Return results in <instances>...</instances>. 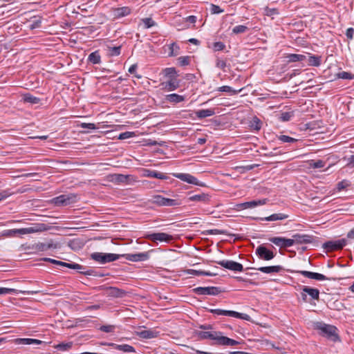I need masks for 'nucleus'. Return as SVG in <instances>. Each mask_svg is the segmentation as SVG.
<instances>
[{"label": "nucleus", "instance_id": "nucleus-27", "mask_svg": "<svg viewBox=\"0 0 354 354\" xmlns=\"http://www.w3.org/2000/svg\"><path fill=\"white\" fill-rule=\"evenodd\" d=\"M302 290L306 292L312 299L319 300V291L317 288H310L308 286H304Z\"/></svg>", "mask_w": 354, "mask_h": 354}, {"label": "nucleus", "instance_id": "nucleus-29", "mask_svg": "<svg viewBox=\"0 0 354 354\" xmlns=\"http://www.w3.org/2000/svg\"><path fill=\"white\" fill-rule=\"evenodd\" d=\"M215 114L214 109H200L196 111V115L198 118L203 119L207 117L212 116Z\"/></svg>", "mask_w": 354, "mask_h": 354}, {"label": "nucleus", "instance_id": "nucleus-60", "mask_svg": "<svg viewBox=\"0 0 354 354\" xmlns=\"http://www.w3.org/2000/svg\"><path fill=\"white\" fill-rule=\"evenodd\" d=\"M223 11L224 10L217 5L211 4L210 6V12L212 14H220L223 12Z\"/></svg>", "mask_w": 354, "mask_h": 354}, {"label": "nucleus", "instance_id": "nucleus-16", "mask_svg": "<svg viewBox=\"0 0 354 354\" xmlns=\"http://www.w3.org/2000/svg\"><path fill=\"white\" fill-rule=\"evenodd\" d=\"M57 247V243H54L53 240H50L46 243H36L32 245V248L39 252H44L51 248L56 249Z\"/></svg>", "mask_w": 354, "mask_h": 354}, {"label": "nucleus", "instance_id": "nucleus-48", "mask_svg": "<svg viewBox=\"0 0 354 354\" xmlns=\"http://www.w3.org/2000/svg\"><path fill=\"white\" fill-rule=\"evenodd\" d=\"M232 317L239 318V319H244V320H246V321H250L251 320L250 316L248 315V314L241 313H239V312H236V311H234V310H232Z\"/></svg>", "mask_w": 354, "mask_h": 354}, {"label": "nucleus", "instance_id": "nucleus-14", "mask_svg": "<svg viewBox=\"0 0 354 354\" xmlns=\"http://www.w3.org/2000/svg\"><path fill=\"white\" fill-rule=\"evenodd\" d=\"M100 344L112 347L123 353H136L135 348L129 344H117L113 342H102Z\"/></svg>", "mask_w": 354, "mask_h": 354}, {"label": "nucleus", "instance_id": "nucleus-31", "mask_svg": "<svg viewBox=\"0 0 354 354\" xmlns=\"http://www.w3.org/2000/svg\"><path fill=\"white\" fill-rule=\"evenodd\" d=\"M185 272L189 274H194V275H204V276H216L217 273L216 272H211L208 271H202V270H196L194 269H188L185 270Z\"/></svg>", "mask_w": 354, "mask_h": 354}, {"label": "nucleus", "instance_id": "nucleus-23", "mask_svg": "<svg viewBox=\"0 0 354 354\" xmlns=\"http://www.w3.org/2000/svg\"><path fill=\"white\" fill-rule=\"evenodd\" d=\"M140 337L142 339H153L159 335V332L153 330H142L138 333Z\"/></svg>", "mask_w": 354, "mask_h": 354}, {"label": "nucleus", "instance_id": "nucleus-36", "mask_svg": "<svg viewBox=\"0 0 354 354\" xmlns=\"http://www.w3.org/2000/svg\"><path fill=\"white\" fill-rule=\"evenodd\" d=\"M308 65L311 66H319L322 63V57L318 55H309L308 58Z\"/></svg>", "mask_w": 354, "mask_h": 354}, {"label": "nucleus", "instance_id": "nucleus-20", "mask_svg": "<svg viewBox=\"0 0 354 354\" xmlns=\"http://www.w3.org/2000/svg\"><path fill=\"white\" fill-rule=\"evenodd\" d=\"M144 176H145L147 177L155 178L161 179V180H167L169 178V177L167 176H166L165 174H164L161 172H159V171H157L155 170H151V169H145L144 171Z\"/></svg>", "mask_w": 354, "mask_h": 354}, {"label": "nucleus", "instance_id": "nucleus-46", "mask_svg": "<svg viewBox=\"0 0 354 354\" xmlns=\"http://www.w3.org/2000/svg\"><path fill=\"white\" fill-rule=\"evenodd\" d=\"M310 167L313 169L323 168L326 165V162L322 160H313L310 162Z\"/></svg>", "mask_w": 354, "mask_h": 354}, {"label": "nucleus", "instance_id": "nucleus-1", "mask_svg": "<svg viewBox=\"0 0 354 354\" xmlns=\"http://www.w3.org/2000/svg\"><path fill=\"white\" fill-rule=\"evenodd\" d=\"M315 328L319 331L320 335L334 342L339 341V337L337 333V328L335 326L317 322Z\"/></svg>", "mask_w": 354, "mask_h": 354}, {"label": "nucleus", "instance_id": "nucleus-58", "mask_svg": "<svg viewBox=\"0 0 354 354\" xmlns=\"http://www.w3.org/2000/svg\"><path fill=\"white\" fill-rule=\"evenodd\" d=\"M279 140L281 141L282 142H297V139L290 137L286 135H281L278 137Z\"/></svg>", "mask_w": 354, "mask_h": 354}, {"label": "nucleus", "instance_id": "nucleus-39", "mask_svg": "<svg viewBox=\"0 0 354 354\" xmlns=\"http://www.w3.org/2000/svg\"><path fill=\"white\" fill-rule=\"evenodd\" d=\"M23 100L25 102H28L32 104H36L40 102V99L39 97L33 96L30 93L24 94L23 95Z\"/></svg>", "mask_w": 354, "mask_h": 354}, {"label": "nucleus", "instance_id": "nucleus-10", "mask_svg": "<svg viewBox=\"0 0 354 354\" xmlns=\"http://www.w3.org/2000/svg\"><path fill=\"white\" fill-rule=\"evenodd\" d=\"M268 240L277 246L282 248H289L294 245V241L292 239H287L285 237L274 236L269 238Z\"/></svg>", "mask_w": 354, "mask_h": 354}, {"label": "nucleus", "instance_id": "nucleus-44", "mask_svg": "<svg viewBox=\"0 0 354 354\" xmlns=\"http://www.w3.org/2000/svg\"><path fill=\"white\" fill-rule=\"evenodd\" d=\"M121 52V46H108V55L111 57L118 56Z\"/></svg>", "mask_w": 354, "mask_h": 354}, {"label": "nucleus", "instance_id": "nucleus-19", "mask_svg": "<svg viewBox=\"0 0 354 354\" xmlns=\"http://www.w3.org/2000/svg\"><path fill=\"white\" fill-rule=\"evenodd\" d=\"M115 18H121L131 14V9L128 6L115 8L112 10Z\"/></svg>", "mask_w": 354, "mask_h": 354}, {"label": "nucleus", "instance_id": "nucleus-51", "mask_svg": "<svg viewBox=\"0 0 354 354\" xmlns=\"http://www.w3.org/2000/svg\"><path fill=\"white\" fill-rule=\"evenodd\" d=\"M129 178L128 176L124 175V174H115L113 176V180L116 183H123L127 182Z\"/></svg>", "mask_w": 354, "mask_h": 354}, {"label": "nucleus", "instance_id": "nucleus-61", "mask_svg": "<svg viewBox=\"0 0 354 354\" xmlns=\"http://www.w3.org/2000/svg\"><path fill=\"white\" fill-rule=\"evenodd\" d=\"M114 329L115 326L113 325H103L100 328V330L104 333H111Z\"/></svg>", "mask_w": 354, "mask_h": 354}, {"label": "nucleus", "instance_id": "nucleus-62", "mask_svg": "<svg viewBox=\"0 0 354 354\" xmlns=\"http://www.w3.org/2000/svg\"><path fill=\"white\" fill-rule=\"evenodd\" d=\"M251 127L257 131H259L261 128V122L259 119L254 118Z\"/></svg>", "mask_w": 354, "mask_h": 354}, {"label": "nucleus", "instance_id": "nucleus-18", "mask_svg": "<svg viewBox=\"0 0 354 354\" xmlns=\"http://www.w3.org/2000/svg\"><path fill=\"white\" fill-rule=\"evenodd\" d=\"M267 202V199L262 200H254L248 202H245L243 203H240L237 205L238 208L239 209H248V208H254L258 205H265Z\"/></svg>", "mask_w": 354, "mask_h": 354}, {"label": "nucleus", "instance_id": "nucleus-2", "mask_svg": "<svg viewBox=\"0 0 354 354\" xmlns=\"http://www.w3.org/2000/svg\"><path fill=\"white\" fill-rule=\"evenodd\" d=\"M151 204L159 207H176L182 204V201L178 198H169L161 195H153L149 199Z\"/></svg>", "mask_w": 354, "mask_h": 354}, {"label": "nucleus", "instance_id": "nucleus-35", "mask_svg": "<svg viewBox=\"0 0 354 354\" xmlns=\"http://www.w3.org/2000/svg\"><path fill=\"white\" fill-rule=\"evenodd\" d=\"M88 61L93 64H97L101 62V56L98 50L91 53L88 57Z\"/></svg>", "mask_w": 354, "mask_h": 354}, {"label": "nucleus", "instance_id": "nucleus-54", "mask_svg": "<svg viewBox=\"0 0 354 354\" xmlns=\"http://www.w3.org/2000/svg\"><path fill=\"white\" fill-rule=\"evenodd\" d=\"M178 64L180 66H185L189 64L190 62V57L189 56H182L178 58Z\"/></svg>", "mask_w": 354, "mask_h": 354}, {"label": "nucleus", "instance_id": "nucleus-45", "mask_svg": "<svg viewBox=\"0 0 354 354\" xmlns=\"http://www.w3.org/2000/svg\"><path fill=\"white\" fill-rule=\"evenodd\" d=\"M169 56L174 57L178 55L180 48L176 43H172L169 46Z\"/></svg>", "mask_w": 354, "mask_h": 354}, {"label": "nucleus", "instance_id": "nucleus-13", "mask_svg": "<svg viewBox=\"0 0 354 354\" xmlns=\"http://www.w3.org/2000/svg\"><path fill=\"white\" fill-rule=\"evenodd\" d=\"M315 239V237L313 235L295 234L292 235V240L294 241V244H306L313 243Z\"/></svg>", "mask_w": 354, "mask_h": 354}, {"label": "nucleus", "instance_id": "nucleus-43", "mask_svg": "<svg viewBox=\"0 0 354 354\" xmlns=\"http://www.w3.org/2000/svg\"><path fill=\"white\" fill-rule=\"evenodd\" d=\"M65 206L73 204L77 201V196L73 194H64Z\"/></svg>", "mask_w": 354, "mask_h": 354}, {"label": "nucleus", "instance_id": "nucleus-11", "mask_svg": "<svg viewBox=\"0 0 354 354\" xmlns=\"http://www.w3.org/2000/svg\"><path fill=\"white\" fill-rule=\"evenodd\" d=\"M173 176L181 180L182 181L186 182L187 183L199 186H204L203 183H200L196 177L189 174L176 173L173 174Z\"/></svg>", "mask_w": 354, "mask_h": 354}, {"label": "nucleus", "instance_id": "nucleus-64", "mask_svg": "<svg viewBox=\"0 0 354 354\" xmlns=\"http://www.w3.org/2000/svg\"><path fill=\"white\" fill-rule=\"evenodd\" d=\"M213 48L216 51L223 50L225 48V45L221 41H216L214 43Z\"/></svg>", "mask_w": 354, "mask_h": 354}, {"label": "nucleus", "instance_id": "nucleus-57", "mask_svg": "<svg viewBox=\"0 0 354 354\" xmlns=\"http://www.w3.org/2000/svg\"><path fill=\"white\" fill-rule=\"evenodd\" d=\"M318 281H323V280H335L334 278L328 277L322 274L314 272L313 279Z\"/></svg>", "mask_w": 354, "mask_h": 354}, {"label": "nucleus", "instance_id": "nucleus-21", "mask_svg": "<svg viewBox=\"0 0 354 354\" xmlns=\"http://www.w3.org/2000/svg\"><path fill=\"white\" fill-rule=\"evenodd\" d=\"M210 196L207 194L205 193H200L198 194H194L192 196H190L188 198L190 201H196V202H201L204 203H207L209 201Z\"/></svg>", "mask_w": 354, "mask_h": 354}, {"label": "nucleus", "instance_id": "nucleus-63", "mask_svg": "<svg viewBox=\"0 0 354 354\" xmlns=\"http://www.w3.org/2000/svg\"><path fill=\"white\" fill-rule=\"evenodd\" d=\"M216 66L224 71L226 67V62L218 57L216 60Z\"/></svg>", "mask_w": 354, "mask_h": 354}, {"label": "nucleus", "instance_id": "nucleus-47", "mask_svg": "<svg viewBox=\"0 0 354 354\" xmlns=\"http://www.w3.org/2000/svg\"><path fill=\"white\" fill-rule=\"evenodd\" d=\"M72 346H73L72 342H66V343L62 342V343L56 345L55 346V348L56 349H57L58 351H66L69 350L72 347Z\"/></svg>", "mask_w": 354, "mask_h": 354}, {"label": "nucleus", "instance_id": "nucleus-9", "mask_svg": "<svg viewBox=\"0 0 354 354\" xmlns=\"http://www.w3.org/2000/svg\"><path fill=\"white\" fill-rule=\"evenodd\" d=\"M216 263L222 267L230 270L237 272H242L243 270L242 264L232 260H222L216 261Z\"/></svg>", "mask_w": 354, "mask_h": 354}, {"label": "nucleus", "instance_id": "nucleus-41", "mask_svg": "<svg viewBox=\"0 0 354 354\" xmlns=\"http://www.w3.org/2000/svg\"><path fill=\"white\" fill-rule=\"evenodd\" d=\"M208 311L212 314L217 315H224L232 317V310H222V309H209Z\"/></svg>", "mask_w": 354, "mask_h": 354}, {"label": "nucleus", "instance_id": "nucleus-56", "mask_svg": "<svg viewBox=\"0 0 354 354\" xmlns=\"http://www.w3.org/2000/svg\"><path fill=\"white\" fill-rule=\"evenodd\" d=\"M337 77L343 80H353L354 75L348 72L342 71L337 74Z\"/></svg>", "mask_w": 354, "mask_h": 354}, {"label": "nucleus", "instance_id": "nucleus-4", "mask_svg": "<svg viewBox=\"0 0 354 354\" xmlns=\"http://www.w3.org/2000/svg\"><path fill=\"white\" fill-rule=\"evenodd\" d=\"M347 243L346 239H341L335 241H328L323 244V248L327 252H333L342 249Z\"/></svg>", "mask_w": 354, "mask_h": 354}, {"label": "nucleus", "instance_id": "nucleus-24", "mask_svg": "<svg viewBox=\"0 0 354 354\" xmlns=\"http://www.w3.org/2000/svg\"><path fill=\"white\" fill-rule=\"evenodd\" d=\"M257 270H259L263 273L270 274V273H277L283 270V267L281 266H265L260 267L257 268Z\"/></svg>", "mask_w": 354, "mask_h": 354}, {"label": "nucleus", "instance_id": "nucleus-26", "mask_svg": "<svg viewBox=\"0 0 354 354\" xmlns=\"http://www.w3.org/2000/svg\"><path fill=\"white\" fill-rule=\"evenodd\" d=\"M55 265L68 268L70 269H74V270H82V269L84 270L83 266L78 264V263H66V262L55 260Z\"/></svg>", "mask_w": 354, "mask_h": 354}, {"label": "nucleus", "instance_id": "nucleus-50", "mask_svg": "<svg viewBox=\"0 0 354 354\" xmlns=\"http://www.w3.org/2000/svg\"><path fill=\"white\" fill-rule=\"evenodd\" d=\"M294 116V112H283L281 113L279 119L283 122H287L291 120Z\"/></svg>", "mask_w": 354, "mask_h": 354}, {"label": "nucleus", "instance_id": "nucleus-3", "mask_svg": "<svg viewBox=\"0 0 354 354\" xmlns=\"http://www.w3.org/2000/svg\"><path fill=\"white\" fill-rule=\"evenodd\" d=\"M121 257L122 254L102 252H93L91 254L92 259L102 264L116 261Z\"/></svg>", "mask_w": 354, "mask_h": 354}, {"label": "nucleus", "instance_id": "nucleus-32", "mask_svg": "<svg viewBox=\"0 0 354 354\" xmlns=\"http://www.w3.org/2000/svg\"><path fill=\"white\" fill-rule=\"evenodd\" d=\"M16 342L17 344H25V345H30V344H41V341L36 339H32V338H19L17 339Z\"/></svg>", "mask_w": 354, "mask_h": 354}, {"label": "nucleus", "instance_id": "nucleus-30", "mask_svg": "<svg viewBox=\"0 0 354 354\" xmlns=\"http://www.w3.org/2000/svg\"><path fill=\"white\" fill-rule=\"evenodd\" d=\"M167 101L171 103H179L185 100V97L176 93H171L166 95Z\"/></svg>", "mask_w": 354, "mask_h": 354}, {"label": "nucleus", "instance_id": "nucleus-6", "mask_svg": "<svg viewBox=\"0 0 354 354\" xmlns=\"http://www.w3.org/2000/svg\"><path fill=\"white\" fill-rule=\"evenodd\" d=\"M255 254L260 259L264 261H270L275 257V254L263 245H260L257 248Z\"/></svg>", "mask_w": 354, "mask_h": 354}, {"label": "nucleus", "instance_id": "nucleus-22", "mask_svg": "<svg viewBox=\"0 0 354 354\" xmlns=\"http://www.w3.org/2000/svg\"><path fill=\"white\" fill-rule=\"evenodd\" d=\"M288 215L283 214V213H277L273 214L269 216H266L264 218H257V220L261 221H281L287 218Z\"/></svg>", "mask_w": 354, "mask_h": 354}, {"label": "nucleus", "instance_id": "nucleus-55", "mask_svg": "<svg viewBox=\"0 0 354 354\" xmlns=\"http://www.w3.org/2000/svg\"><path fill=\"white\" fill-rule=\"evenodd\" d=\"M64 194L57 196L53 199V203L57 206H65Z\"/></svg>", "mask_w": 354, "mask_h": 354}, {"label": "nucleus", "instance_id": "nucleus-28", "mask_svg": "<svg viewBox=\"0 0 354 354\" xmlns=\"http://www.w3.org/2000/svg\"><path fill=\"white\" fill-rule=\"evenodd\" d=\"M239 344H240L239 342H238L235 339L229 338L227 337L223 336L222 334L221 337L220 338V342H219L218 346H232L238 345Z\"/></svg>", "mask_w": 354, "mask_h": 354}, {"label": "nucleus", "instance_id": "nucleus-8", "mask_svg": "<svg viewBox=\"0 0 354 354\" xmlns=\"http://www.w3.org/2000/svg\"><path fill=\"white\" fill-rule=\"evenodd\" d=\"M147 238L153 241H160L165 243H169L173 240V236L165 232H156L147 235Z\"/></svg>", "mask_w": 354, "mask_h": 354}, {"label": "nucleus", "instance_id": "nucleus-59", "mask_svg": "<svg viewBox=\"0 0 354 354\" xmlns=\"http://www.w3.org/2000/svg\"><path fill=\"white\" fill-rule=\"evenodd\" d=\"M135 136V133L134 132H131V131H125V132H123V133H121L119 136H118V138L120 140H124V139H127V138H132Z\"/></svg>", "mask_w": 354, "mask_h": 354}, {"label": "nucleus", "instance_id": "nucleus-53", "mask_svg": "<svg viewBox=\"0 0 354 354\" xmlns=\"http://www.w3.org/2000/svg\"><path fill=\"white\" fill-rule=\"evenodd\" d=\"M142 21L145 26V28H151L156 24V22L150 17L144 18L142 19Z\"/></svg>", "mask_w": 354, "mask_h": 354}, {"label": "nucleus", "instance_id": "nucleus-52", "mask_svg": "<svg viewBox=\"0 0 354 354\" xmlns=\"http://www.w3.org/2000/svg\"><path fill=\"white\" fill-rule=\"evenodd\" d=\"M351 186V183L348 180H343L337 184V189L338 191H342Z\"/></svg>", "mask_w": 354, "mask_h": 354}, {"label": "nucleus", "instance_id": "nucleus-34", "mask_svg": "<svg viewBox=\"0 0 354 354\" xmlns=\"http://www.w3.org/2000/svg\"><path fill=\"white\" fill-rule=\"evenodd\" d=\"M108 290H109V295L114 297H122L125 294V292L121 289H119L115 287H108Z\"/></svg>", "mask_w": 354, "mask_h": 354}, {"label": "nucleus", "instance_id": "nucleus-17", "mask_svg": "<svg viewBox=\"0 0 354 354\" xmlns=\"http://www.w3.org/2000/svg\"><path fill=\"white\" fill-rule=\"evenodd\" d=\"M163 88L168 91H171L177 89L180 86V81L178 78L168 79L167 81L163 82L160 84Z\"/></svg>", "mask_w": 354, "mask_h": 354}, {"label": "nucleus", "instance_id": "nucleus-15", "mask_svg": "<svg viewBox=\"0 0 354 354\" xmlns=\"http://www.w3.org/2000/svg\"><path fill=\"white\" fill-rule=\"evenodd\" d=\"M122 257H125V259L128 261H145L149 259V252H140L136 254H122Z\"/></svg>", "mask_w": 354, "mask_h": 354}, {"label": "nucleus", "instance_id": "nucleus-12", "mask_svg": "<svg viewBox=\"0 0 354 354\" xmlns=\"http://www.w3.org/2000/svg\"><path fill=\"white\" fill-rule=\"evenodd\" d=\"M22 229H23V234H32V233L47 231L50 229V227H48L45 223H34L31 227L22 228Z\"/></svg>", "mask_w": 354, "mask_h": 354}, {"label": "nucleus", "instance_id": "nucleus-33", "mask_svg": "<svg viewBox=\"0 0 354 354\" xmlns=\"http://www.w3.org/2000/svg\"><path fill=\"white\" fill-rule=\"evenodd\" d=\"M17 234H24L22 228L6 230L1 232V235L3 236H7V237L16 236Z\"/></svg>", "mask_w": 354, "mask_h": 354}, {"label": "nucleus", "instance_id": "nucleus-49", "mask_svg": "<svg viewBox=\"0 0 354 354\" xmlns=\"http://www.w3.org/2000/svg\"><path fill=\"white\" fill-rule=\"evenodd\" d=\"M248 30V28L246 26L239 25L236 26L232 28V33L235 35H238L240 33H243Z\"/></svg>", "mask_w": 354, "mask_h": 354}, {"label": "nucleus", "instance_id": "nucleus-7", "mask_svg": "<svg viewBox=\"0 0 354 354\" xmlns=\"http://www.w3.org/2000/svg\"><path fill=\"white\" fill-rule=\"evenodd\" d=\"M194 293L201 295H218L221 292V290L218 287H197L193 289Z\"/></svg>", "mask_w": 354, "mask_h": 354}, {"label": "nucleus", "instance_id": "nucleus-37", "mask_svg": "<svg viewBox=\"0 0 354 354\" xmlns=\"http://www.w3.org/2000/svg\"><path fill=\"white\" fill-rule=\"evenodd\" d=\"M286 57L289 62H301L306 59V55L300 54H289Z\"/></svg>", "mask_w": 354, "mask_h": 354}, {"label": "nucleus", "instance_id": "nucleus-38", "mask_svg": "<svg viewBox=\"0 0 354 354\" xmlns=\"http://www.w3.org/2000/svg\"><path fill=\"white\" fill-rule=\"evenodd\" d=\"M163 73L165 76L168 79L177 78L178 76L176 68L174 67L165 68L163 71Z\"/></svg>", "mask_w": 354, "mask_h": 354}, {"label": "nucleus", "instance_id": "nucleus-42", "mask_svg": "<svg viewBox=\"0 0 354 354\" xmlns=\"http://www.w3.org/2000/svg\"><path fill=\"white\" fill-rule=\"evenodd\" d=\"M205 235H209V234H225L228 236H234V234H229L226 230H218V229H213V230H208L203 232Z\"/></svg>", "mask_w": 354, "mask_h": 354}, {"label": "nucleus", "instance_id": "nucleus-5", "mask_svg": "<svg viewBox=\"0 0 354 354\" xmlns=\"http://www.w3.org/2000/svg\"><path fill=\"white\" fill-rule=\"evenodd\" d=\"M222 333L220 331H198L197 335L200 339L214 340V344L218 345Z\"/></svg>", "mask_w": 354, "mask_h": 354}, {"label": "nucleus", "instance_id": "nucleus-40", "mask_svg": "<svg viewBox=\"0 0 354 354\" xmlns=\"http://www.w3.org/2000/svg\"><path fill=\"white\" fill-rule=\"evenodd\" d=\"M242 89H239V90H234V88H232L231 86H220L217 88V91H221V92H226V93H230V95H236V94H238L239 92L241 91Z\"/></svg>", "mask_w": 354, "mask_h": 354}, {"label": "nucleus", "instance_id": "nucleus-25", "mask_svg": "<svg viewBox=\"0 0 354 354\" xmlns=\"http://www.w3.org/2000/svg\"><path fill=\"white\" fill-rule=\"evenodd\" d=\"M84 269L80 270V272L86 276H93L95 277H102L106 276V274L97 271L93 268H86L84 266Z\"/></svg>", "mask_w": 354, "mask_h": 354}]
</instances>
